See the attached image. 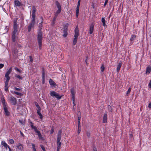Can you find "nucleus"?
<instances>
[{
    "instance_id": "f257e3e1",
    "label": "nucleus",
    "mask_w": 151,
    "mask_h": 151,
    "mask_svg": "<svg viewBox=\"0 0 151 151\" xmlns=\"http://www.w3.org/2000/svg\"><path fill=\"white\" fill-rule=\"evenodd\" d=\"M1 103L3 106V109L4 114L6 116H10V112L8 110L9 106L6 102L4 96H2L1 97Z\"/></svg>"
},
{
    "instance_id": "f03ea898",
    "label": "nucleus",
    "mask_w": 151,
    "mask_h": 151,
    "mask_svg": "<svg viewBox=\"0 0 151 151\" xmlns=\"http://www.w3.org/2000/svg\"><path fill=\"white\" fill-rule=\"evenodd\" d=\"M12 71V68H10L6 72L5 77L6 78V80L5 83V88L4 90L6 92L8 91V88L9 86L8 83L10 79V77L9 76V74L11 73Z\"/></svg>"
},
{
    "instance_id": "7ed1b4c3",
    "label": "nucleus",
    "mask_w": 151,
    "mask_h": 151,
    "mask_svg": "<svg viewBox=\"0 0 151 151\" xmlns=\"http://www.w3.org/2000/svg\"><path fill=\"white\" fill-rule=\"evenodd\" d=\"M55 3L58 9V10H57L54 14V17L52 21L54 23L56 20V19L58 14L61 12L62 10L61 6L58 1H56Z\"/></svg>"
},
{
    "instance_id": "20e7f679",
    "label": "nucleus",
    "mask_w": 151,
    "mask_h": 151,
    "mask_svg": "<svg viewBox=\"0 0 151 151\" xmlns=\"http://www.w3.org/2000/svg\"><path fill=\"white\" fill-rule=\"evenodd\" d=\"M37 39L39 45V47L40 49L41 48L42 42V34L41 30H40L37 34Z\"/></svg>"
},
{
    "instance_id": "39448f33",
    "label": "nucleus",
    "mask_w": 151,
    "mask_h": 151,
    "mask_svg": "<svg viewBox=\"0 0 151 151\" xmlns=\"http://www.w3.org/2000/svg\"><path fill=\"white\" fill-rule=\"evenodd\" d=\"M8 100L10 103L13 105H16L17 103V99L14 97L11 96L8 98Z\"/></svg>"
},
{
    "instance_id": "423d86ee",
    "label": "nucleus",
    "mask_w": 151,
    "mask_h": 151,
    "mask_svg": "<svg viewBox=\"0 0 151 151\" xmlns=\"http://www.w3.org/2000/svg\"><path fill=\"white\" fill-rule=\"evenodd\" d=\"M50 95L51 96L55 97L58 99H60L62 96L59 95L58 93L54 91H51Z\"/></svg>"
},
{
    "instance_id": "0eeeda50",
    "label": "nucleus",
    "mask_w": 151,
    "mask_h": 151,
    "mask_svg": "<svg viewBox=\"0 0 151 151\" xmlns=\"http://www.w3.org/2000/svg\"><path fill=\"white\" fill-rule=\"evenodd\" d=\"M17 22V18L15 19L13 21V31H18V26Z\"/></svg>"
},
{
    "instance_id": "6e6552de",
    "label": "nucleus",
    "mask_w": 151,
    "mask_h": 151,
    "mask_svg": "<svg viewBox=\"0 0 151 151\" xmlns=\"http://www.w3.org/2000/svg\"><path fill=\"white\" fill-rule=\"evenodd\" d=\"M18 34V31H13L12 33V40L14 42H15L16 39L17 38V35Z\"/></svg>"
},
{
    "instance_id": "1a4fd4ad",
    "label": "nucleus",
    "mask_w": 151,
    "mask_h": 151,
    "mask_svg": "<svg viewBox=\"0 0 151 151\" xmlns=\"http://www.w3.org/2000/svg\"><path fill=\"white\" fill-rule=\"evenodd\" d=\"M81 0H78V2L77 6L76 7V15L77 18L78 17V16L79 11V9Z\"/></svg>"
},
{
    "instance_id": "9d476101",
    "label": "nucleus",
    "mask_w": 151,
    "mask_h": 151,
    "mask_svg": "<svg viewBox=\"0 0 151 151\" xmlns=\"http://www.w3.org/2000/svg\"><path fill=\"white\" fill-rule=\"evenodd\" d=\"M14 7L20 6H22V4L18 0H15L14 2Z\"/></svg>"
},
{
    "instance_id": "9b49d317",
    "label": "nucleus",
    "mask_w": 151,
    "mask_h": 151,
    "mask_svg": "<svg viewBox=\"0 0 151 151\" xmlns=\"http://www.w3.org/2000/svg\"><path fill=\"white\" fill-rule=\"evenodd\" d=\"M13 52L14 55L17 56H20L22 54V52H20L19 51H18L17 50L15 49L13 50Z\"/></svg>"
},
{
    "instance_id": "f8f14e48",
    "label": "nucleus",
    "mask_w": 151,
    "mask_h": 151,
    "mask_svg": "<svg viewBox=\"0 0 151 151\" xmlns=\"http://www.w3.org/2000/svg\"><path fill=\"white\" fill-rule=\"evenodd\" d=\"M136 37V36L134 35H132L131 37L130 40V43L132 44L133 42V41L135 40Z\"/></svg>"
},
{
    "instance_id": "ddd939ff",
    "label": "nucleus",
    "mask_w": 151,
    "mask_h": 151,
    "mask_svg": "<svg viewBox=\"0 0 151 151\" xmlns=\"http://www.w3.org/2000/svg\"><path fill=\"white\" fill-rule=\"evenodd\" d=\"M32 16L34 17V16H35V12L36 11V9L34 6H32Z\"/></svg>"
},
{
    "instance_id": "4468645a",
    "label": "nucleus",
    "mask_w": 151,
    "mask_h": 151,
    "mask_svg": "<svg viewBox=\"0 0 151 151\" xmlns=\"http://www.w3.org/2000/svg\"><path fill=\"white\" fill-rule=\"evenodd\" d=\"M107 114L106 113H105L104 115L103 119V123H106L107 122Z\"/></svg>"
},
{
    "instance_id": "2eb2a0df",
    "label": "nucleus",
    "mask_w": 151,
    "mask_h": 151,
    "mask_svg": "<svg viewBox=\"0 0 151 151\" xmlns=\"http://www.w3.org/2000/svg\"><path fill=\"white\" fill-rule=\"evenodd\" d=\"M94 29V25L92 24H91L89 27V33L91 34H92L93 32Z\"/></svg>"
},
{
    "instance_id": "dca6fc26",
    "label": "nucleus",
    "mask_w": 151,
    "mask_h": 151,
    "mask_svg": "<svg viewBox=\"0 0 151 151\" xmlns=\"http://www.w3.org/2000/svg\"><path fill=\"white\" fill-rule=\"evenodd\" d=\"M30 126L32 128L34 129L35 132L38 131L37 130V128L35 126L33 125V123L32 122H30Z\"/></svg>"
},
{
    "instance_id": "f3484780",
    "label": "nucleus",
    "mask_w": 151,
    "mask_h": 151,
    "mask_svg": "<svg viewBox=\"0 0 151 151\" xmlns=\"http://www.w3.org/2000/svg\"><path fill=\"white\" fill-rule=\"evenodd\" d=\"M1 145L5 148L6 150H7V148L9 147V146L7 145L4 141H2L1 143Z\"/></svg>"
},
{
    "instance_id": "a211bd4d",
    "label": "nucleus",
    "mask_w": 151,
    "mask_h": 151,
    "mask_svg": "<svg viewBox=\"0 0 151 151\" xmlns=\"http://www.w3.org/2000/svg\"><path fill=\"white\" fill-rule=\"evenodd\" d=\"M16 147L17 149L20 150L22 151L23 150V145L20 143L17 144L16 145Z\"/></svg>"
},
{
    "instance_id": "6ab92c4d",
    "label": "nucleus",
    "mask_w": 151,
    "mask_h": 151,
    "mask_svg": "<svg viewBox=\"0 0 151 151\" xmlns=\"http://www.w3.org/2000/svg\"><path fill=\"white\" fill-rule=\"evenodd\" d=\"M49 83L50 85L55 86H56V84L51 79L49 80Z\"/></svg>"
},
{
    "instance_id": "aec40b11",
    "label": "nucleus",
    "mask_w": 151,
    "mask_h": 151,
    "mask_svg": "<svg viewBox=\"0 0 151 151\" xmlns=\"http://www.w3.org/2000/svg\"><path fill=\"white\" fill-rule=\"evenodd\" d=\"M151 71V66H149L147 67L146 70V74H149Z\"/></svg>"
},
{
    "instance_id": "412c9836",
    "label": "nucleus",
    "mask_w": 151,
    "mask_h": 151,
    "mask_svg": "<svg viewBox=\"0 0 151 151\" xmlns=\"http://www.w3.org/2000/svg\"><path fill=\"white\" fill-rule=\"evenodd\" d=\"M122 65V62H120L117 66L116 68V71L117 72H119V71L120 70V68Z\"/></svg>"
},
{
    "instance_id": "4be33fe9",
    "label": "nucleus",
    "mask_w": 151,
    "mask_h": 151,
    "mask_svg": "<svg viewBox=\"0 0 151 151\" xmlns=\"http://www.w3.org/2000/svg\"><path fill=\"white\" fill-rule=\"evenodd\" d=\"M36 133H37V134L38 136V137H39L40 139H41L42 140L43 139V138L42 137V136L41 135L40 131H38Z\"/></svg>"
},
{
    "instance_id": "5701e85b",
    "label": "nucleus",
    "mask_w": 151,
    "mask_h": 151,
    "mask_svg": "<svg viewBox=\"0 0 151 151\" xmlns=\"http://www.w3.org/2000/svg\"><path fill=\"white\" fill-rule=\"evenodd\" d=\"M70 91L71 93V94L72 95V98L75 97V90L73 88H71L70 90Z\"/></svg>"
},
{
    "instance_id": "b1692460",
    "label": "nucleus",
    "mask_w": 151,
    "mask_h": 151,
    "mask_svg": "<svg viewBox=\"0 0 151 151\" xmlns=\"http://www.w3.org/2000/svg\"><path fill=\"white\" fill-rule=\"evenodd\" d=\"M34 24L31 23L28 26V31L30 32L32 27H34Z\"/></svg>"
},
{
    "instance_id": "393cba45",
    "label": "nucleus",
    "mask_w": 151,
    "mask_h": 151,
    "mask_svg": "<svg viewBox=\"0 0 151 151\" xmlns=\"http://www.w3.org/2000/svg\"><path fill=\"white\" fill-rule=\"evenodd\" d=\"M63 32L64 34L63 35V36L64 37H66L68 35L67 30L66 29H64Z\"/></svg>"
},
{
    "instance_id": "a878e982",
    "label": "nucleus",
    "mask_w": 151,
    "mask_h": 151,
    "mask_svg": "<svg viewBox=\"0 0 151 151\" xmlns=\"http://www.w3.org/2000/svg\"><path fill=\"white\" fill-rule=\"evenodd\" d=\"M101 20L103 23V25L104 27L106 25L105 23L106 20L105 19V18L104 17L102 18Z\"/></svg>"
},
{
    "instance_id": "bb28decb",
    "label": "nucleus",
    "mask_w": 151,
    "mask_h": 151,
    "mask_svg": "<svg viewBox=\"0 0 151 151\" xmlns=\"http://www.w3.org/2000/svg\"><path fill=\"white\" fill-rule=\"evenodd\" d=\"M57 146L58 149H60L61 146V143L60 142H57Z\"/></svg>"
},
{
    "instance_id": "cd10ccee",
    "label": "nucleus",
    "mask_w": 151,
    "mask_h": 151,
    "mask_svg": "<svg viewBox=\"0 0 151 151\" xmlns=\"http://www.w3.org/2000/svg\"><path fill=\"white\" fill-rule=\"evenodd\" d=\"M32 21L31 23L35 24V16H34V17L33 16H32Z\"/></svg>"
},
{
    "instance_id": "c85d7f7f",
    "label": "nucleus",
    "mask_w": 151,
    "mask_h": 151,
    "mask_svg": "<svg viewBox=\"0 0 151 151\" xmlns=\"http://www.w3.org/2000/svg\"><path fill=\"white\" fill-rule=\"evenodd\" d=\"M108 111L109 112H112V109L111 106L110 105H108L107 106Z\"/></svg>"
},
{
    "instance_id": "c756f323",
    "label": "nucleus",
    "mask_w": 151,
    "mask_h": 151,
    "mask_svg": "<svg viewBox=\"0 0 151 151\" xmlns=\"http://www.w3.org/2000/svg\"><path fill=\"white\" fill-rule=\"evenodd\" d=\"M32 148L33 151H37L35 148V145L33 143H32Z\"/></svg>"
},
{
    "instance_id": "7c9ffc66",
    "label": "nucleus",
    "mask_w": 151,
    "mask_h": 151,
    "mask_svg": "<svg viewBox=\"0 0 151 151\" xmlns=\"http://www.w3.org/2000/svg\"><path fill=\"white\" fill-rule=\"evenodd\" d=\"M101 72H103L104 70V65L103 64L101 67Z\"/></svg>"
},
{
    "instance_id": "2f4dec72",
    "label": "nucleus",
    "mask_w": 151,
    "mask_h": 151,
    "mask_svg": "<svg viewBox=\"0 0 151 151\" xmlns=\"http://www.w3.org/2000/svg\"><path fill=\"white\" fill-rule=\"evenodd\" d=\"M131 88H129L128 89V91L126 93V95L127 96H128L130 94V93L131 92Z\"/></svg>"
},
{
    "instance_id": "473e14b6",
    "label": "nucleus",
    "mask_w": 151,
    "mask_h": 151,
    "mask_svg": "<svg viewBox=\"0 0 151 151\" xmlns=\"http://www.w3.org/2000/svg\"><path fill=\"white\" fill-rule=\"evenodd\" d=\"M15 77L20 80H22V78L19 75L17 74L15 75Z\"/></svg>"
},
{
    "instance_id": "72a5a7b5",
    "label": "nucleus",
    "mask_w": 151,
    "mask_h": 151,
    "mask_svg": "<svg viewBox=\"0 0 151 151\" xmlns=\"http://www.w3.org/2000/svg\"><path fill=\"white\" fill-rule=\"evenodd\" d=\"M77 39L74 38L73 42V44L74 45H75L76 44L77 42Z\"/></svg>"
},
{
    "instance_id": "f704fd0d",
    "label": "nucleus",
    "mask_w": 151,
    "mask_h": 151,
    "mask_svg": "<svg viewBox=\"0 0 151 151\" xmlns=\"http://www.w3.org/2000/svg\"><path fill=\"white\" fill-rule=\"evenodd\" d=\"M62 132L61 129H60L59 130L58 134L57 136H61V134Z\"/></svg>"
},
{
    "instance_id": "c9c22d12",
    "label": "nucleus",
    "mask_w": 151,
    "mask_h": 151,
    "mask_svg": "<svg viewBox=\"0 0 151 151\" xmlns=\"http://www.w3.org/2000/svg\"><path fill=\"white\" fill-rule=\"evenodd\" d=\"M12 93H14L15 94H16V95H19V96H21L22 95L21 93L16 92V91H14L13 92H13H12Z\"/></svg>"
},
{
    "instance_id": "e433bc0d",
    "label": "nucleus",
    "mask_w": 151,
    "mask_h": 151,
    "mask_svg": "<svg viewBox=\"0 0 151 151\" xmlns=\"http://www.w3.org/2000/svg\"><path fill=\"white\" fill-rule=\"evenodd\" d=\"M75 33H79L78 29L77 26L75 29Z\"/></svg>"
},
{
    "instance_id": "4c0bfd02",
    "label": "nucleus",
    "mask_w": 151,
    "mask_h": 151,
    "mask_svg": "<svg viewBox=\"0 0 151 151\" xmlns=\"http://www.w3.org/2000/svg\"><path fill=\"white\" fill-rule=\"evenodd\" d=\"M9 142L10 143L12 144H13L14 143V140L12 139H10L9 140Z\"/></svg>"
},
{
    "instance_id": "58836bf2",
    "label": "nucleus",
    "mask_w": 151,
    "mask_h": 151,
    "mask_svg": "<svg viewBox=\"0 0 151 151\" xmlns=\"http://www.w3.org/2000/svg\"><path fill=\"white\" fill-rule=\"evenodd\" d=\"M45 72L44 71V69L42 70V78H45Z\"/></svg>"
},
{
    "instance_id": "ea45409f",
    "label": "nucleus",
    "mask_w": 151,
    "mask_h": 151,
    "mask_svg": "<svg viewBox=\"0 0 151 151\" xmlns=\"http://www.w3.org/2000/svg\"><path fill=\"white\" fill-rule=\"evenodd\" d=\"M61 136H57V142H60Z\"/></svg>"
},
{
    "instance_id": "a19ab883",
    "label": "nucleus",
    "mask_w": 151,
    "mask_h": 151,
    "mask_svg": "<svg viewBox=\"0 0 151 151\" xmlns=\"http://www.w3.org/2000/svg\"><path fill=\"white\" fill-rule=\"evenodd\" d=\"M14 69L17 71L19 72V73H21L22 71L20 70L18 68H17L16 67Z\"/></svg>"
},
{
    "instance_id": "79ce46f5",
    "label": "nucleus",
    "mask_w": 151,
    "mask_h": 151,
    "mask_svg": "<svg viewBox=\"0 0 151 151\" xmlns=\"http://www.w3.org/2000/svg\"><path fill=\"white\" fill-rule=\"evenodd\" d=\"M37 108V113L40 112L41 111V108L40 106H39Z\"/></svg>"
},
{
    "instance_id": "37998d69",
    "label": "nucleus",
    "mask_w": 151,
    "mask_h": 151,
    "mask_svg": "<svg viewBox=\"0 0 151 151\" xmlns=\"http://www.w3.org/2000/svg\"><path fill=\"white\" fill-rule=\"evenodd\" d=\"M78 35H79V33H75L74 38L77 39L78 37Z\"/></svg>"
},
{
    "instance_id": "c03bdc74",
    "label": "nucleus",
    "mask_w": 151,
    "mask_h": 151,
    "mask_svg": "<svg viewBox=\"0 0 151 151\" xmlns=\"http://www.w3.org/2000/svg\"><path fill=\"white\" fill-rule=\"evenodd\" d=\"M54 132L53 127L52 126L51 128V129L50 131V134H52Z\"/></svg>"
},
{
    "instance_id": "a18cd8bd",
    "label": "nucleus",
    "mask_w": 151,
    "mask_h": 151,
    "mask_svg": "<svg viewBox=\"0 0 151 151\" xmlns=\"http://www.w3.org/2000/svg\"><path fill=\"white\" fill-rule=\"evenodd\" d=\"M29 58L30 59V61L31 63H32L33 61V60L32 56H29Z\"/></svg>"
},
{
    "instance_id": "49530a36",
    "label": "nucleus",
    "mask_w": 151,
    "mask_h": 151,
    "mask_svg": "<svg viewBox=\"0 0 151 151\" xmlns=\"http://www.w3.org/2000/svg\"><path fill=\"white\" fill-rule=\"evenodd\" d=\"M40 147L43 150V151H45V148L43 145H40Z\"/></svg>"
},
{
    "instance_id": "de8ad7c7",
    "label": "nucleus",
    "mask_w": 151,
    "mask_h": 151,
    "mask_svg": "<svg viewBox=\"0 0 151 151\" xmlns=\"http://www.w3.org/2000/svg\"><path fill=\"white\" fill-rule=\"evenodd\" d=\"M148 87L149 88H151V79L150 80V83L148 84Z\"/></svg>"
},
{
    "instance_id": "09e8293b",
    "label": "nucleus",
    "mask_w": 151,
    "mask_h": 151,
    "mask_svg": "<svg viewBox=\"0 0 151 151\" xmlns=\"http://www.w3.org/2000/svg\"><path fill=\"white\" fill-rule=\"evenodd\" d=\"M108 0H105L104 5V6L105 7L108 3Z\"/></svg>"
},
{
    "instance_id": "8fccbe9b",
    "label": "nucleus",
    "mask_w": 151,
    "mask_h": 151,
    "mask_svg": "<svg viewBox=\"0 0 151 151\" xmlns=\"http://www.w3.org/2000/svg\"><path fill=\"white\" fill-rule=\"evenodd\" d=\"M86 135L88 137H89L90 136V133L88 132L86 133Z\"/></svg>"
},
{
    "instance_id": "3c124183",
    "label": "nucleus",
    "mask_w": 151,
    "mask_h": 151,
    "mask_svg": "<svg viewBox=\"0 0 151 151\" xmlns=\"http://www.w3.org/2000/svg\"><path fill=\"white\" fill-rule=\"evenodd\" d=\"M14 89L15 90H16L17 91H20L21 90L20 88H17L16 87H14Z\"/></svg>"
},
{
    "instance_id": "603ef678",
    "label": "nucleus",
    "mask_w": 151,
    "mask_h": 151,
    "mask_svg": "<svg viewBox=\"0 0 151 151\" xmlns=\"http://www.w3.org/2000/svg\"><path fill=\"white\" fill-rule=\"evenodd\" d=\"M45 78H42V83L44 84L45 83Z\"/></svg>"
},
{
    "instance_id": "864d4df0",
    "label": "nucleus",
    "mask_w": 151,
    "mask_h": 151,
    "mask_svg": "<svg viewBox=\"0 0 151 151\" xmlns=\"http://www.w3.org/2000/svg\"><path fill=\"white\" fill-rule=\"evenodd\" d=\"M4 66V65L3 64H0V69L2 68Z\"/></svg>"
},
{
    "instance_id": "5fc2aeb1",
    "label": "nucleus",
    "mask_w": 151,
    "mask_h": 151,
    "mask_svg": "<svg viewBox=\"0 0 151 151\" xmlns=\"http://www.w3.org/2000/svg\"><path fill=\"white\" fill-rule=\"evenodd\" d=\"M72 101H73V104H74V105H75V104H74V102H75V97H74V98H72Z\"/></svg>"
},
{
    "instance_id": "6e6d98bb",
    "label": "nucleus",
    "mask_w": 151,
    "mask_h": 151,
    "mask_svg": "<svg viewBox=\"0 0 151 151\" xmlns=\"http://www.w3.org/2000/svg\"><path fill=\"white\" fill-rule=\"evenodd\" d=\"M35 105H36V107H39V106H39V105L38 104V103L36 102H35Z\"/></svg>"
},
{
    "instance_id": "4d7b16f0",
    "label": "nucleus",
    "mask_w": 151,
    "mask_h": 151,
    "mask_svg": "<svg viewBox=\"0 0 151 151\" xmlns=\"http://www.w3.org/2000/svg\"><path fill=\"white\" fill-rule=\"evenodd\" d=\"M81 128H78V134H79L81 132Z\"/></svg>"
},
{
    "instance_id": "13d9d810",
    "label": "nucleus",
    "mask_w": 151,
    "mask_h": 151,
    "mask_svg": "<svg viewBox=\"0 0 151 151\" xmlns=\"http://www.w3.org/2000/svg\"><path fill=\"white\" fill-rule=\"evenodd\" d=\"M78 123L80 122L81 117L78 116Z\"/></svg>"
},
{
    "instance_id": "bf43d9fd",
    "label": "nucleus",
    "mask_w": 151,
    "mask_h": 151,
    "mask_svg": "<svg viewBox=\"0 0 151 151\" xmlns=\"http://www.w3.org/2000/svg\"><path fill=\"white\" fill-rule=\"evenodd\" d=\"M148 107L149 108H151V102H150L149 104Z\"/></svg>"
},
{
    "instance_id": "052dcab7",
    "label": "nucleus",
    "mask_w": 151,
    "mask_h": 151,
    "mask_svg": "<svg viewBox=\"0 0 151 151\" xmlns=\"http://www.w3.org/2000/svg\"><path fill=\"white\" fill-rule=\"evenodd\" d=\"M78 128H81V123L80 122L78 123Z\"/></svg>"
},
{
    "instance_id": "680f3d73",
    "label": "nucleus",
    "mask_w": 151,
    "mask_h": 151,
    "mask_svg": "<svg viewBox=\"0 0 151 151\" xmlns=\"http://www.w3.org/2000/svg\"><path fill=\"white\" fill-rule=\"evenodd\" d=\"M64 29H66L67 30L68 29V27H66L65 25L64 26Z\"/></svg>"
},
{
    "instance_id": "e2e57ef3",
    "label": "nucleus",
    "mask_w": 151,
    "mask_h": 151,
    "mask_svg": "<svg viewBox=\"0 0 151 151\" xmlns=\"http://www.w3.org/2000/svg\"><path fill=\"white\" fill-rule=\"evenodd\" d=\"M37 114H38V115H39V116H41V115H42V114H41L40 113V112H37Z\"/></svg>"
},
{
    "instance_id": "0e129e2a",
    "label": "nucleus",
    "mask_w": 151,
    "mask_h": 151,
    "mask_svg": "<svg viewBox=\"0 0 151 151\" xmlns=\"http://www.w3.org/2000/svg\"><path fill=\"white\" fill-rule=\"evenodd\" d=\"M40 18L42 20V21L41 22V23H42L43 22V17H40Z\"/></svg>"
},
{
    "instance_id": "69168bd1",
    "label": "nucleus",
    "mask_w": 151,
    "mask_h": 151,
    "mask_svg": "<svg viewBox=\"0 0 151 151\" xmlns=\"http://www.w3.org/2000/svg\"><path fill=\"white\" fill-rule=\"evenodd\" d=\"M93 151H97L96 148L95 147H94L93 148Z\"/></svg>"
},
{
    "instance_id": "338daca9",
    "label": "nucleus",
    "mask_w": 151,
    "mask_h": 151,
    "mask_svg": "<svg viewBox=\"0 0 151 151\" xmlns=\"http://www.w3.org/2000/svg\"><path fill=\"white\" fill-rule=\"evenodd\" d=\"M43 116L42 115H41V116H40V118L41 119H42L43 118Z\"/></svg>"
},
{
    "instance_id": "774afa93",
    "label": "nucleus",
    "mask_w": 151,
    "mask_h": 151,
    "mask_svg": "<svg viewBox=\"0 0 151 151\" xmlns=\"http://www.w3.org/2000/svg\"><path fill=\"white\" fill-rule=\"evenodd\" d=\"M65 25L66 26V27H68V25H69V24L68 23H66Z\"/></svg>"
}]
</instances>
